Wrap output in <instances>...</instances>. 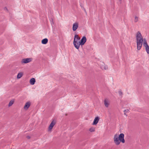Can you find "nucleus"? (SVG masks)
<instances>
[{
	"label": "nucleus",
	"instance_id": "obj_20",
	"mask_svg": "<svg viewBox=\"0 0 149 149\" xmlns=\"http://www.w3.org/2000/svg\"><path fill=\"white\" fill-rule=\"evenodd\" d=\"M119 94L120 95H121L122 94V93L121 91H119Z\"/></svg>",
	"mask_w": 149,
	"mask_h": 149
},
{
	"label": "nucleus",
	"instance_id": "obj_21",
	"mask_svg": "<svg viewBox=\"0 0 149 149\" xmlns=\"http://www.w3.org/2000/svg\"><path fill=\"white\" fill-rule=\"evenodd\" d=\"M85 13H86V14H87V12H86V10H85Z\"/></svg>",
	"mask_w": 149,
	"mask_h": 149
},
{
	"label": "nucleus",
	"instance_id": "obj_15",
	"mask_svg": "<svg viewBox=\"0 0 149 149\" xmlns=\"http://www.w3.org/2000/svg\"><path fill=\"white\" fill-rule=\"evenodd\" d=\"M35 82V79L34 78H31L30 81V83L31 84L33 85Z\"/></svg>",
	"mask_w": 149,
	"mask_h": 149
},
{
	"label": "nucleus",
	"instance_id": "obj_16",
	"mask_svg": "<svg viewBox=\"0 0 149 149\" xmlns=\"http://www.w3.org/2000/svg\"><path fill=\"white\" fill-rule=\"evenodd\" d=\"M89 131L91 132H94L95 131V128L92 127L89 129Z\"/></svg>",
	"mask_w": 149,
	"mask_h": 149
},
{
	"label": "nucleus",
	"instance_id": "obj_14",
	"mask_svg": "<svg viewBox=\"0 0 149 149\" xmlns=\"http://www.w3.org/2000/svg\"><path fill=\"white\" fill-rule=\"evenodd\" d=\"M48 40L47 38H45L43 39L41 41L42 43L43 44H46L48 42Z\"/></svg>",
	"mask_w": 149,
	"mask_h": 149
},
{
	"label": "nucleus",
	"instance_id": "obj_23",
	"mask_svg": "<svg viewBox=\"0 0 149 149\" xmlns=\"http://www.w3.org/2000/svg\"><path fill=\"white\" fill-rule=\"evenodd\" d=\"M29 138L30 137H29V136H27V138L29 139Z\"/></svg>",
	"mask_w": 149,
	"mask_h": 149
},
{
	"label": "nucleus",
	"instance_id": "obj_8",
	"mask_svg": "<svg viewBox=\"0 0 149 149\" xmlns=\"http://www.w3.org/2000/svg\"><path fill=\"white\" fill-rule=\"evenodd\" d=\"M31 104V102H26L24 106V108L25 110H27L30 107Z\"/></svg>",
	"mask_w": 149,
	"mask_h": 149
},
{
	"label": "nucleus",
	"instance_id": "obj_18",
	"mask_svg": "<svg viewBox=\"0 0 149 149\" xmlns=\"http://www.w3.org/2000/svg\"><path fill=\"white\" fill-rule=\"evenodd\" d=\"M14 102V101L13 100H12L10 101L8 104V106L9 107H10L13 104Z\"/></svg>",
	"mask_w": 149,
	"mask_h": 149
},
{
	"label": "nucleus",
	"instance_id": "obj_6",
	"mask_svg": "<svg viewBox=\"0 0 149 149\" xmlns=\"http://www.w3.org/2000/svg\"><path fill=\"white\" fill-rule=\"evenodd\" d=\"M86 41V38L85 36H83L79 42L81 45H83Z\"/></svg>",
	"mask_w": 149,
	"mask_h": 149
},
{
	"label": "nucleus",
	"instance_id": "obj_11",
	"mask_svg": "<svg viewBox=\"0 0 149 149\" xmlns=\"http://www.w3.org/2000/svg\"><path fill=\"white\" fill-rule=\"evenodd\" d=\"M101 68L102 70H107L108 69L107 66L105 65L103 62H101L100 65Z\"/></svg>",
	"mask_w": 149,
	"mask_h": 149
},
{
	"label": "nucleus",
	"instance_id": "obj_17",
	"mask_svg": "<svg viewBox=\"0 0 149 149\" xmlns=\"http://www.w3.org/2000/svg\"><path fill=\"white\" fill-rule=\"evenodd\" d=\"M139 17L137 16H135L134 18V22L135 23L139 21Z\"/></svg>",
	"mask_w": 149,
	"mask_h": 149
},
{
	"label": "nucleus",
	"instance_id": "obj_7",
	"mask_svg": "<svg viewBox=\"0 0 149 149\" xmlns=\"http://www.w3.org/2000/svg\"><path fill=\"white\" fill-rule=\"evenodd\" d=\"M73 44L75 47L77 49H79L81 45L80 42H73Z\"/></svg>",
	"mask_w": 149,
	"mask_h": 149
},
{
	"label": "nucleus",
	"instance_id": "obj_19",
	"mask_svg": "<svg viewBox=\"0 0 149 149\" xmlns=\"http://www.w3.org/2000/svg\"><path fill=\"white\" fill-rule=\"evenodd\" d=\"M129 110L128 109L125 110L124 111V114L125 115L126 113L129 112Z\"/></svg>",
	"mask_w": 149,
	"mask_h": 149
},
{
	"label": "nucleus",
	"instance_id": "obj_9",
	"mask_svg": "<svg viewBox=\"0 0 149 149\" xmlns=\"http://www.w3.org/2000/svg\"><path fill=\"white\" fill-rule=\"evenodd\" d=\"M100 120V118L97 116L95 118L94 120L93 121V123L92 124L93 125H96L97 123H98L99 120Z\"/></svg>",
	"mask_w": 149,
	"mask_h": 149
},
{
	"label": "nucleus",
	"instance_id": "obj_10",
	"mask_svg": "<svg viewBox=\"0 0 149 149\" xmlns=\"http://www.w3.org/2000/svg\"><path fill=\"white\" fill-rule=\"evenodd\" d=\"M104 103L105 107H108L110 104L109 101L107 99H105L104 101Z\"/></svg>",
	"mask_w": 149,
	"mask_h": 149
},
{
	"label": "nucleus",
	"instance_id": "obj_1",
	"mask_svg": "<svg viewBox=\"0 0 149 149\" xmlns=\"http://www.w3.org/2000/svg\"><path fill=\"white\" fill-rule=\"evenodd\" d=\"M137 44V48L138 50H140L142 45L145 48L148 54H149V46L148 45L146 39H143L141 33L138 31L136 36Z\"/></svg>",
	"mask_w": 149,
	"mask_h": 149
},
{
	"label": "nucleus",
	"instance_id": "obj_12",
	"mask_svg": "<svg viewBox=\"0 0 149 149\" xmlns=\"http://www.w3.org/2000/svg\"><path fill=\"white\" fill-rule=\"evenodd\" d=\"M80 38L79 37L78 35L75 34L74 36V39L73 42H78V40H80Z\"/></svg>",
	"mask_w": 149,
	"mask_h": 149
},
{
	"label": "nucleus",
	"instance_id": "obj_5",
	"mask_svg": "<svg viewBox=\"0 0 149 149\" xmlns=\"http://www.w3.org/2000/svg\"><path fill=\"white\" fill-rule=\"evenodd\" d=\"M56 122L55 120H53L52 122L51 123L50 125H49L48 129V131H51L52 130V129L53 127L56 124Z\"/></svg>",
	"mask_w": 149,
	"mask_h": 149
},
{
	"label": "nucleus",
	"instance_id": "obj_2",
	"mask_svg": "<svg viewBox=\"0 0 149 149\" xmlns=\"http://www.w3.org/2000/svg\"><path fill=\"white\" fill-rule=\"evenodd\" d=\"M124 134L121 133L119 135L117 134H115L113 136V140L115 144L117 146L120 144L121 142L124 143L125 141L124 139Z\"/></svg>",
	"mask_w": 149,
	"mask_h": 149
},
{
	"label": "nucleus",
	"instance_id": "obj_3",
	"mask_svg": "<svg viewBox=\"0 0 149 149\" xmlns=\"http://www.w3.org/2000/svg\"><path fill=\"white\" fill-rule=\"evenodd\" d=\"M33 60L31 58H24L22 59L21 61V63L22 64H24L31 62Z\"/></svg>",
	"mask_w": 149,
	"mask_h": 149
},
{
	"label": "nucleus",
	"instance_id": "obj_13",
	"mask_svg": "<svg viewBox=\"0 0 149 149\" xmlns=\"http://www.w3.org/2000/svg\"><path fill=\"white\" fill-rule=\"evenodd\" d=\"M23 75V72H19L17 76V78L19 79Z\"/></svg>",
	"mask_w": 149,
	"mask_h": 149
},
{
	"label": "nucleus",
	"instance_id": "obj_22",
	"mask_svg": "<svg viewBox=\"0 0 149 149\" xmlns=\"http://www.w3.org/2000/svg\"><path fill=\"white\" fill-rule=\"evenodd\" d=\"M121 1V0H119V1H120V3H121V2H120Z\"/></svg>",
	"mask_w": 149,
	"mask_h": 149
},
{
	"label": "nucleus",
	"instance_id": "obj_4",
	"mask_svg": "<svg viewBox=\"0 0 149 149\" xmlns=\"http://www.w3.org/2000/svg\"><path fill=\"white\" fill-rule=\"evenodd\" d=\"M79 22H75L73 23L72 26V29L73 31H75L79 27Z\"/></svg>",
	"mask_w": 149,
	"mask_h": 149
}]
</instances>
